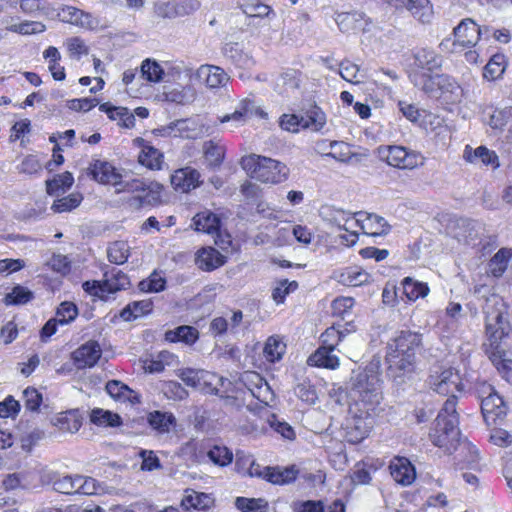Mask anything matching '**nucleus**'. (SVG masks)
Listing matches in <instances>:
<instances>
[{"instance_id": "1", "label": "nucleus", "mask_w": 512, "mask_h": 512, "mask_svg": "<svg viewBox=\"0 0 512 512\" xmlns=\"http://www.w3.org/2000/svg\"><path fill=\"white\" fill-rule=\"evenodd\" d=\"M429 387L440 395H450L439 411L435 425L429 433L433 445L452 454L461 441L458 427L459 415L456 411L457 392H462L464 385L457 370L449 367H435L427 380Z\"/></svg>"}, {"instance_id": "2", "label": "nucleus", "mask_w": 512, "mask_h": 512, "mask_svg": "<svg viewBox=\"0 0 512 512\" xmlns=\"http://www.w3.org/2000/svg\"><path fill=\"white\" fill-rule=\"evenodd\" d=\"M422 346V334L401 330L386 346L388 374L394 379L410 375L415 370L416 352Z\"/></svg>"}, {"instance_id": "3", "label": "nucleus", "mask_w": 512, "mask_h": 512, "mask_svg": "<svg viewBox=\"0 0 512 512\" xmlns=\"http://www.w3.org/2000/svg\"><path fill=\"white\" fill-rule=\"evenodd\" d=\"M350 397L357 405L374 411L382 399L381 380L373 370L353 371L348 383Z\"/></svg>"}, {"instance_id": "4", "label": "nucleus", "mask_w": 512, "mask_h": 512, "mask_svg": "<svg viewBox=\"0 0 512 512\" xmlns=\"http://www.w3.org/2000/svg\"><path fill=\"white\" fill-rule=\"evenodd\" d=\"M241 167L251 178L263 183L278 184L285 181L288 176L285 164L256 154L242 157Z\"/></svg>"}, {"instance_id": "5", "label": "nucleus", "mask_w": 512, "mask_h": 512, "mask_svg": "<svg viewBox=\"0 0 512 512\" xmlns=\"http://www.w3.org/2000/svg\"><path fill=\"white\" fill-rule=\"evenodd\" d=\"M491 327L490 325L489 330L485 331L486 341L483 343V349L497 370L506 374L512 363L506 358L507 348L505 344V339L511 332V326L510 323H504L498 330H492Z\"/></svg>"}, {"instance_id": "6", "label": "nucleus", "mask_w": 512, "mask_h": 512, "mask_svg": "<svg viewBox=\"0 0 512 512\" xmlns=\"http://www.w3.org/2000/svg\"><path fill=\"white\" fill-rule=\"evenodd\" d=\"M377 156L389 166L398 169L411 170L422 166L425 161L421 153L398 145L379 146L377 148Z\"/></svg>"}, {"instance_id": "7", "label": "nucleus", "mask_w": 512, "mask_h": 512, "mask_svg": "<svg viewBox=\"0 0 512 512\" xmlns=\"http://www.w3.org/2000/svg\"><path fill=\"white\" fill-rule=\"evenodd\" d=\"M489 32L488 27L480 28L471 18L463 19L453 30L455 40L445 39L440 43V47L448 48L452 46L473 47L477 44L483 34Z\"/></svg>"}, {"instance_id": "8", "label": "nucleus", "mask_w": 512, "mask_h": 512, "mask_svg": "<svg viewBox=\"0 0 512 512\" xmlns=\"http://www.w3.org/2000/svg\"><path fill=\"white\" fill-rule=\"evenodd\" d=\"M162 188L163 186L157 182L136 178L126 181L119 191L137 193L135 199L140 205H154L160 200Z\"/></svg>"}, {"instance_id": "9", "label": "nucleus", "mask_w": 512, "mask_h": 512, "mask_svg": "<svg viewBox=\"0 0 512 512\" xmlns=\"http://www.w3.org/2000/svg\"><path fill=\"white\" fill-rule=\"evenodd\" d=\"M352 227H359L364 234L370 236L386 235L390 231V225L381 216L374 213L356 212Z\"/></svg>"}, {"instance_id": "10", "label": "nucleus", "mask_w": 512, "mask_h": 512, "mask_svg": "<svg viewBox=\"0 0 512 512\" xmlns=\"http://www.w3.org/2000/svg\"><path fill=\"white\" fill-rule=\"evenodd\" d=\"M371 410L364 409L360 415L353 417L347 426V441L353 444L361 442L368 437L374 426V417L370 413Z\"/></svg>"}, {"instance_id": "11", "label": "nucleus", "mask_w": 512, "mask_h": 512, "mask_svg": "<svg viewBox=\"0 0 512 512\" xmlns=\"http://www.w3.org/2000/svg\"><path fill=\"white\" fill-rule=\"evenodd\" d=\"M56 16L64 23H69L84 29L93 30L99 25V20L92 14L73 6H62L59 8Z\"/></svg>"}, {"instance_id": "12", "label": "nucleus", "mask_w": 512, "mask_h": 512, "mask_svg": "<svg viewBox=\"0 0 512 512\" xmlns=\"http://www.w3.org/2000/svg\"><path fill=\"white\" fill-rule=\"evenodd\" d=\"M102 350L97 341H88L71 354V359L77 369L94 367L101 358Z\"/></svg>"}, {"instance_id": "13", "label": "nucleus", "mask_w": 512, "mask_h": 512, "mask_svg": "<svg viewBox=\"0 0 512 512\" xmlns=\"http://www.w3.org/2000/svg\"><path fill=\"white\" fill-rule=\"evenodd\" d=\"M89 174L99 183L122 185L121 174L108 161L94 160L89 166Z\"/></svg>"}, {"instance_id": "14", "label": "nucleus", "mask_w": 512, "mask_h": 512, "mask_svg": "<svg viewBox=\"0 0 512 512\" xmlns=\"http://www.w3.org/2000/svg\"><path fill=\"white\" fill-rule=\"evenodd\" d=\"M485 313V331L489 330L491 324L492 330H498L504 323L509 321L504 317L505 310L502 300L497 296H492L486 300L483 307Z\"/></svg>"}, {"instance_id": "15", "label": "nucleus", "mask_w": 512, "mask_h": 512, "mask_svg": "<svg viewBox=\"0 0 512 512\" xmlns=\"http://www.w3.org/2000/svg\"><path fill=\"white\" fill-rule=\"evenodd\" d=\"M395 8H405L421 23H429L432 19V8L429 0H384Z\"/></svg>"}, {"instance_id": "16", "label": "nucleus", "mask_w": 512, "mask_h": 512, "mask_svg": "<svg viewBox=\"0 0 512 512\" xmlns=\"http://www.w3.org/2000/svg\"><path fill=\"white\" fill-rule=\"evenodd\" d=\"M392 478L402 486L411 485L416 478L415 467L405 457H395L389 465Z\"/></svg>"}, {"instance_id": "17", "label": "nucleus", "mask_w": 512, "mask_h": 512, "mask_svg": "<svg viewBox=\"0 0 512 512\" xmlns=\"http://www.w3.org/2000/svg\"><path fill=\"white\" fill-rule=\"evenodd\" d=\"M463 159L471 164H483L491 166L493 169L499 167V158L495 151L488 149L486 146H479L473 149L470 145H466L463 151Z\"/></svg>"}, {"instance_id": "18", "label": "nucleus", "mask_w": 512, "mask_h": 512, "mask_svg": "<svg viewBox=\"0 0 512 512\" xmlns=\"http://www.w3.org/2000/svg\"><path fill=\"white\" fill-rule=\"evenodd\" d=\"M224 57L238 68L248 69L254 65V59L238 42H227L222 48Z\"/></svg>"}, {"instance_id": "19", "label": "nucleus", "mask_w": 512, "mask_h": 512, "mask_svg": "<svg viewBox=\"0 0 512 512\" xmlns=\"http://www.w3.org/2000/svg\"><path fill=\"white\" fill-rule=\"evenodd\" d=\"M200 183V173L189 166L176 170L171 176V184L181 192H189L198 187Z\"/></svg>"}, {"instance_id": "20", "label": "nucleus", "mask_w": 512, "mask_h": 512, "mask_svg": "<svg viewBox=\"0 0 512 512\" xmlns=\"http://www.w3.org/2000/svg\"><path fill=\"white\" fill-rule=\"evenodd\" d=\"M196 77L210 88H218L224 86L228 81L226 72L214 65H202L196 71Z\"/></svg>"}, {"instance_id": "21", "label": "nucleus", "mask_w": 512, "mask_h": 512, "mask_svg": "<svg viewBox=\"0 0 512 512\" xmlns=\"http://www.w3.org/2000/svg\"><path fill=\"white\" fill-rule=\"evenodd\" d=\"M225 262L226 257L213 247H204L196 254V264L204 271L215 270L224 265Z\"/></svg>"}, {"instance_id": "22", "label": "nucleus", "mask_w": 512, "mask_h": 512, "mask_svg": "<svg viewBox=\"0 0 512 512\" xmlns=\"http://www.w3.org/2000/svg\"><path fill=\"white\" fill-rule=\"evenodd\" d=\"M320 216L324 221L347 232L350 231V227H347L346 224L355 218L354 213L330 205H326L321 208Z\"/></svg>"}, {"instance_id": "23", "label": "nucleus", "mask_w": 512, "mask_h": 512, "mask_svg": "<svg viewBox=\"0 0 512 512\" xmlns=\"http://www.w3.org/2000/svg\"><path fill=\"white\" fill-rule=\"evenodd\" d=\"M298 473L299 471L294 465L284 469L267 466L264 480L275 485L290 484L297 479Z\"/></svg>"}, {"instance_id": "24", "label": "nucleus", "mask_w": 512, "mask_h": 512, "mask_svg": "<svg viewBox=\"0 0 512 512\" xmlns=\"http://www.w3.org/2000/svg\"><path fill=\"white\" fill-rule=\"evenodd\" d=\"M334 350L335 349L320 346L309 356L307 360L308 365L326 369H336L339 366V358L334 353Z\"/></svg>"}, {"instance_id": "25", "label": "nucleus", "mask_w": 512, "mask_h": 512, "mask_svg": "<svg viewBox=\"0 0 512 512\" xmlns=\"http://www.w3.org/2000/svg\"><path fill=\"white\" fill-rule=\"evenodd\" d=\"M83 414L79 409H72L60 413L54 425L63 432L75 433L82 426Z\"/></svg>"}, {"instance_id": "26", "label": "nucleus", "mask_w": 512, "mask_h": 512, "mask_svg": "<svg viewBox=\"0 0 512 512\" xmlns=\"http://www.w3.org/2000/svg\"><path fill=\"white\" fill-rule=\"evenodd\" d=\"M247 378L254 385L248 388L252 396L260 402L269 405L274 399V393L269 384L258 373H251L247 375Z\"/></svg>"}, {"instance_id": "27", "label": "nucleus", "mask_w": 512, "mask_h": 512, "mask_svg": "<svg viewBox=\"0 0 512 512\" xmlns=\"http://www.w3.org/2000/svg\"><path fill=\"white\" fill-rule=\"evenodd\" d=\"M147 422L157 433L164 434L176 425V418L171 412L155 410L147 415Z\"/></svg>"}, {"instance_id": "28", "label": "nucleus", "mask_w": 512, "mask_h": 512, "mask_svg": "<svg viewBox=\"0 0 512 512\" xmlns=\"http://www.w3.org/2000/svg\"><path fill=\"white\" fill-rule=\"evenodd\" d=\"M415 65L418 68L433 72L442 67L443 58L431 49H420L414 54Z\"/></svg>"}, {"instance_id": "29", "label": "nucleus", "mask_w": 512, "mask_h": 512, "mask_svg": "<svg viewBox=\"0 0 512 512\" xmlns=\"http://www.w3.org/2000/svg\"><path fill=\"white\" fill-rule=\"evenodd\" d=\"M457 227L460 230L457 236L466 242L480 238L485 232L483 223L468 218L457 220Z\"/></svg>"}, {"instance_id": "30", "label": "nucleus", "mask_w": 512, "mask_h": 512, "mask_svg": "<svg viewBox=\"0 0 512 512\" xmlns=\"http://www.w3.org/2000/svg\"><path fill=\"white\" fill-rule=\"evenodd\" d=\"M103 276L105 285L104 290H106L107 293H115L117 291L124 290L130 285L128 276L116 268L104 271Z\"/></svg>"}, {"instance_id": "31", "label": "nucleus", "mask_w": 512, "mask_h": 512, "mask_svg": "<svg viewBox=\"0 0 512 512\" xmlns=\"http://www.w3.org/2000/svg\"><path fill=\"white\" fill-rule=\"evenodd\" d=\"M193 225L196 231L214 234L220 228V219L211 211H203L193 217Z\"/></svg>"}, {"instance_id": "32", "label": "nucleus", "mask_w": 512, "mask_h": 512, "mask_svg": "<svg viewBox=\"0 0 512 512\" xmlns=\"http://www.w3.org/2000/svg\"><path fill=\"white\" fill-rule=\"evenodd\" d=\"M198 330L192 326L182 325L165 332V340L168 342H183L191 345L198 339Z\"/></svg>"}, {"instance_id": "33", "label": "nucleus", "mask_w": 512, "mask_h": 512, "mask_svg": "<svg viewBox=\"0 0 512 512\" xmlns=\"http://www.w3.org/2000/svg\"><path fill=\"white\" fill-rule=\"evenodd\" d=\"M204 158L210 168L220 167L225 156V147L214 140L206 141L203 145Z\"/></svg>"}, {"instance_id": "34", "label": "nucleus", "mask_w": 512, "mask_h": 512, "mask_svg": "<svg viewBox=\"0 0 512 512\" xmlns=\"http://www.w3.org/2000/svg\"><path fill=\"white\" fill-rule=\"evenodd\" d=\"M74 183L72 173L66 171L46 181V191L49 195L59 196L68 190Z\"/></svg>"}, {"instance_id": "35", "label": "nucleus", "mask_w": 512, "mask_h": 512, "mask_svg": "<svg viewBox=\"0 0 512 512\" xmlns=\"http://www.w3.org/2000/svg\"><path fill=\"white\" fill-rule=\"evenodd\" d=\"M151 311L152 302L150 300L133 301L121 310L120 317L124 321H132Z\"/></svg>"}, {"instance_id": "36", "label": "nucleus", "mask_w": 512, "mask_h": 512, "mask_svg": "<svg viewBox=\"0 0 512 512\" xmlns=\"http://www.w3.org/2000/svg\"><path fill=\"white\" fill-rule=\"evenodd\" d=\"M403 293L410 301H416L419 298H424L429 293L427 283L414 280L411 277H405L401 283Z\"/></svg>"}, {"instance_id": "37", "label": "nucleus", "mask_w": 512, "mask_h": 512, "mask_svg": "<svg viewBox=\"0 0 512 512\" xmlns=\"http://www.w3.org/2000/svg\"><path fill=\"white\" fill-rule=\"evenodd\" d=\"M90 421L101 427H118L122 424V419L118 414L101 408H95L91 411Z\"/></svg>"}, {"instance_id": "38", "label": "nucleus", "mask_w": 512, "mask_h": 512, "mask_svg": "<svg viewBox=\"0 0 512 512\" xmlns=\"http://www.w3.org/2000/svg\"><path fill=\"white\" fill-rule=\"evenodd\" d=\"M258 109L255 107L254 102L250 100L242 101L235 111L231 114H227L221 118V122L234 121L237 124H242L247 121Z\"/></svg>"}, {"instance_id": "39", "label": "nucleus", "mask_w": 512, "mask_h": 512, "mask_svg": "<svg viewBox=\"0 0 512 512\" xmlns=\"http://www.w3.org/2000/svg\"><path fill=\"white\" fill-rule=\"evenodd\" d=\"M302 120V128L320 131L326 124V115L320 107L313 105L306 111V116H302Z\"/></svg>"}, {"instance_id": "40", "label": "nucleus", "mask_w": 512, "mask_h": 512, "mask_svg": "<svg viewBox=\"0 0 512 512\" xmlns=\"http://www.w3.org/2000/svg\"><path fill=\"white\" fill-rule=\"evenodd\" d=\"M139 162L151 170L160 169L163 162V154L151 145H144L139 154Z\"/></svg>"}, {"instance_id": "41", "label": "nucleus", "mask_w": 512, "mask_h": 512, "mask_svg": "<svg viewBox=\"0 0 512 512\" xmlns=\"http://www.w3.org/2000/svg\"><path fill=\"white\" fill-rule=\"evenodd\" d=\"M369 274L357 267H349L339 275V282L346 286H361L367 283Z\"/></svg>"}, {"instance_id": "42", "label": "nucleus", "mask_w": 512, "mask_h": 512, "mask_svg": "<svg viewBox=\"0 0 512 512\" xmlns=\"http://www.w3.org/2000/svg\"><path fill=\"white\" fill-rule=\"evenodd\" d=\"M481 410L484 416L494 414L496 417H500L506 413L504 401L497 393L482 397Z\"/></svg>"}, {"instance_id": "43", "label": "nucleus", "mask_w": 512, "mask_h": 512, "mask_svg": "<svg viewBox=\"0 0 512 512\" xmlns=\"http://www.w3.org/2000/svg\"><path fill=\"white\" fill-rule=\"evenodd\" d=\"M130 255V247L125 241H115L107 248V257L111 263L124 264Z\"/></svg>"}, {"instance_id": "44", "label": "nucleus", "mask_w": 512, "mask_h": 512, "mask_svg": "<svg viewBox=\"0 0 512 512\" xmlns=\"http://www.w3.org/2000/svg\"><path fill=\"white\" fill-rule=\"evenodd\" d=\"M197 124L194 120L191 119H179L175 122H172L167 129L171 132L176 130L179 133V136L195 139L200 136V131H197Z\"/></svg>"}, {"instance_id": "45", "label": "nucleus", "mask_w": 512, "mask_h": 512, "mask_svg": "<svg viewBox=\"0 0 512 512\" xmlns=\"http://www.w3.org/2000/svg\"><path fill=\"white\" fill-rule=\"evenodd\" d=\"M512 252L508 248H501L490 260L489 267L494 277H500L506 271Z\"/></svg>"}, {"instance_id": "46", "label": "nucleus", "mask_w": 512, "mask_h": 512, "mask_svg": "<svg viewBox=\"0 0 512 512\" xmlns=\"http://www.w3.org/2000/svg\"><path fill=\"white\" fill-rule=\"evenodd\" d=\"M212 504L213 498L209 494L200 493L193 490L182 500L183 506H186V508L192 507L197 510H205Z\"/></svg>"}, {"instance_id": "47", "label": "nucleus", "mask_w": 512, "mask_h": 512, "mask_svg": "<svg viewBox=\"0 0 512 512\" xmlns=\"http://www.w3.org/2000/svg\"><path fill=\"white\" fill-rule=\"evenodd\" d=\"M164 70L155 60L146 59L141 65V76L148 82L158 83L163 80Z\"/></svg>"}, {"instance_id": "48", "label": "nucleus", "mask_w": 512, "mask_h": 512, "mask_svg": "<svg viewBox=\"0 0 512 512\" xmlns=\"http://www.w3.org/2000/svg\"><path fill=\"white\" fill-rule=\"evenodd\" d=\"M505 71V57L502 54L492 56L484 67L483 76L487 80L499 78Z\"/></svg>"}, {"instance_id": "49", "label": "nucleus", "mask_w": 512, "mask_h": 512, "mask_svg": "<svg viewBox=\"0 0 512 512\" xmlns=\"http://www.w3.org/2000/svg\"><path fill=\"white\" fill-rule=\"evenodd\" d=\"M235 506L242 512H265L268 503L262 498L237 497Z\"/></svg>"}, {"instance_id": "50", "label": "nucleus", "mask_w": 512, "mask_h": 512, "mask_svg": "<svg viewBox=\"0 0 512 512\" xmlns=\"http://www.w3.org/2000/svg\"><path fill=\"white\" fill-rule=\"evenodd\" d=\"M510 122H512V106L495 109L489 119L490 127L497 130H503Z\"/></svg>"}, {"instance_id": "51", "label": "nucleus", "mask_w": 512, "mask_h": 512, "mask_svg": "<svg viewBox=\"0 0 512 512\" xmlns=\"http://www.w3.org/2000/svg\"><path fill=\"white\" fill-rule=\"evenodd\" d=\"M33 292L21 285L15 286L12 291L6 294L4 302L6 305H23L33 299Z\"/></svg>"}, {"instance_id": "52", "label": "nucleus", "mask_w": 512, "mask_h": 512, "mask_svg": "<svg viewBox=\"0 0 512 512\" xmlns=\"http://www.w3.org/2000/svg\"><path fill=\"white\" fill-rule=\"evenodd\" d=\"M207 456L215 465L224 467L233 460V453L226 446L214 445L208 450Z\"/></svg>"}, {"instance_id": "53", "label": "nucleus", "mask_w": 512, "mask_h": 512, "mask_svg": "<svg viewBox=\"0 0 512 512\" xmlns=\"http://www.w3.org/2000/svg\"><path fill=\"white\" fill-rule=\"evenodd\" d=\"M81 475H65L53 482V489L63 494H77V485Z\"/></svg>"}, {"instance_id": "54", "label": "nucleus", "mask_w": 512, "mask_h": 512, "mask_svg": "<svg viewBox=\"0 0 512 512\" xmlns=\"http://www.w3.org/2000/svg\"><path fill=\"white\" fill-rule=\"evenodd\" d=\"M299 87V79L295 70L283 72L276 82V88L280 94L293 91Z\"/></svg>"}, {"instance_id": "55", "label": "nucleus", "mask_w": 512, "mask_h": 512, "mask_svg": "<svg viewBox=\"0 0 512 512\" xmlns=\"http://www.w3.org/2000/svg\"><path fill=\"white\" fill-rule=\"evenodd\" d=\"M361 18V14L357 12H341L336 15L335 21L341 31L349 32L350 30L359 28Z\"/></svg>"}, {"instance_id": "56", "label": "nucleus", "mask_w": 512, "mask_h": 512, "mask_svg": "<svg viewBox=\"0 0 512 512\" xmlns=\"http://www.w3.org/2000/svg\"><path fill=\"white\" fill-rule=\"evenodd\" d=\"M298 288L296 281H289L287 279L280 280L272 290V299L281 304L284 302L287 295L294 292Z\"/></svg>"}, {"instance_id": "57", "label": "nucleus", "mask_w": 512, "mask_h": 512, "mask_svg": "<svg viewBox=\"0 0 512 512\" xmlns=\"http://www.w3.org/2000/svg\"><path fill=\"white\" fill-rule=\"evenodd\" d=\"M83 197L79 193H72L66 197L58 199L53 203L51 209L56 213L71 211L72 209L78 207L82 201Z\"/></svg>"}, {"instance_id": "58", "label": "nucleus", "mask_w": 512, "mask_h": 512, "mask_svg": "<svg viewBox=\"0 0 512 512\" xmlns=\"http://www.w3.org/2000/svg\"><path fill=\"white\" fill-rule=\"evenodd\" d=\"M8 30L21 35H31L42 33L46 30V26L38 21H24L19 24H13L8 27Z\"/></svg>"}, {"instance_id": "59", "label": "nucleus", "mask_w": 512, "mask_h": 512, "mask_svg": "<svg viewBox=\"0 0 512 512\" xmlns=\"http://www.w3.org/2000/svg\"><path fill=\"white\" fill-rule=\"evenodd\" d=\"M285 351V345L275 337H269L265 347L264 355L270 362H275L281 359Z\"/></svg>"}, {"instance_id": "60", "label": "nucleus", "mask_w": 512, "mask_h": 512, "mask_svg": "<svg viewBox=\"0 0 512 512\" xmlns=\"http://www.w3.org/2000/svg\"><path fill=\"white\" fill-rule=\"evenodd\" d=\"M330 152L323 154V157H330L339 162H348L351 158L349 147L344 142L330 141Z\"/></svg>"}, {"instance_id": "61", "label": "nucleus", "mask_w": 512, "mask_h": 512, "mask_svg": "<svg viewBox=\"0 0 512 512\" xmlns=\"http://www.w3.org/2000/svg\"><path fill=\"white\" fill-rule=\"evenodd\" d=\"M78 315V308L73 302H62L56 311V318L61 325L72 322Z\"/></svg>"}, {"instance_id": "62", "label": "nucleus", "mask_w": 512, "mask_h": 512, "mask_svg": "<svg viewBox=\"0 0 512 512\" xmlns=\"http://www.w3.org/2000/svg\"><path fill=\"white\" fill-rule=\"evenodd\" d=\"M344 332L337 328L335 325L327 328L321 334L322 347H327L330 349H335L336 346L343 341Z\"/></svg>"}, {"instance_id": "63", "label": "nucleus", "mask_w": 512, "mask_h": 512, "mask_svg": "<svg viewBox=\"0 0 512 512\" xmlns=\"http://www.w3.org/2000/svg\"><path fill=\"white\" fill-rule=\"evenodd\" d=\"M165 286L166 280L155 272L139 283V289L143 292H160Z\"/></svg>"}, {"instance_id": "64", "label": "nucleus", "mask_w": 512, "mask_h": 512, "mask_svg": "<svg viewBox=\"0 0 512 512\" xmlns=\"http://www.w3.org/2000/svg\"><path fill=\"white\" fill-rule=\"evenodd\" d=\"M428 81L435 84L441 92L453 93L458 88L456 81L446 74L429 75Z\"/></svg>"}]
</instances>
